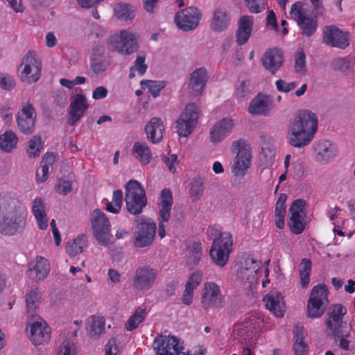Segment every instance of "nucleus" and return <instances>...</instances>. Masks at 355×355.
Returning a JSON list of instances; mask_svg holds the SVG:
<instances>
[{
    "label": "nucleus",
    "instance_id": "7",
    "mask_svg": "<svg viewBox=\"0 0 355 355\" xmlns=\"http://www.w3.org/2000/svg\"><path fill=\"white\" fill-rule=\"evenodd\" d=\"M157 276L158 272L156 269L148 266H140L135 272L132 286L138 291H148L154 286Z\"/></svg>",
    "mask_w": 355,
    "mask_h": 355
},
{
    "label": "nucleus",
    "instance_id": "41",
    "mask_svg": "<svg viewBox=\"0 0 355 355\" xmlns=\"http://www.w3.org/2000/svg\"><path fill=\"white\" fill-rule=\"evenodd\" d=\"M123 55H130L139 49L138 37L132 32L123 30Z\"/></svg>",
    "mask_w": 355,
    "mask_h": 355
},
{
    "label": "nucleus",
    "instance_id": "35",
    "mask_svg": "<svg viewBox=\"0 0 355 355\" xmlns=\"http://www.w3.org/2000/svg\"><path fill=\"white\" fill-rule=\"evenodd\" d=\"M173 205V194L168 188L162 189L160 193L159 218L164 222H168L171 218V211Z\"/></svg>",
    "mask_w": 355,
    "mask_h": 355
},
{
    "label": "nucleus",
    "instance_id": "24",
    "mask_svg": "<svg viewBox=\"0 0 355 355\" xmlns=\"http://www.w3.org/2000/svg\"><path fill=\"white\" fill-rule=\"evenodd\" d=\"M230 19V15L227 9L223 7H218L212 12L209 26L213 31L221 33L229 27Z\"/></svg>",
    "mask_w": 355,
    "mask_h": 355
},
{
    "label": "nucleus",
    "instance_id": "29",
    "mask_svg": "<svg viewBox=\"0 0 355 355\" xmlns=\"http://www.w3.org/2000/svg\"><path fill=\"white\" fill-rule=\"evenodd\" d=\"M293 334L294 355H307L309 347L306 340V332L303 326L295 325L293 327Z\"/></svg>",
    "mask_w": 355,
    "mask_h": 355
},
{
    "label": "nucleus",
    "instance_id": "3",
    "mask_svg": "<svg viewBox=\"0 0 355 355\" xmlns=\"http://www.w3.org/2000/svg\"><path fill=\"white\" fill-rule=\"evenodd\" d=\"M125 201L128 211L134 215L141 213L146 206V191L138 181L132 180L125 184Z\"/></svg>",
    "mask_w": 355,
    "mask_h": 355
},
{
    "label": "nucleus",
    "instance_id": "44",
    "mask_svg": "<svg viewBox=\"0 0 355 355\" xmlns=\"http://www.w3.org/2000/svg\"><path fill=\"white\" fill-rule=\"evenodd\" d=\"M311 266V262L308 259H303L299 266L300 283L302 288L309 286Z\"/></svg>",
    "mask_w": 355,
    "mask_h": 355
},
{
    "label": "nucleus",
    "instance_id": "2",
    "mask_svg": "<svg viewBox=\"0 0 355 355\" xmlns=\"http://www.w3.org/2000/svg\"><path fill=\"white\" fill-rule=\"evenodd\" d=\"M318 130L316 115L308 110H300L290 119L286 138L288 144L295 148H303L313 140Z\"/></svg>",
    "mask_w": 355,
    "mask_h": 355
},
{
    "label": "nucleus",
    "instance_id": "31",
    "mask_svg": "<svg viewBox=\"0 0 355 355\" xmlns=\"http://www.w3.org/2000/svg\"><path fill=\"white\" fill-rule=\"evenodd\" d=\"M164 127L160 118L153 117L146 125L147 138L153 144L159 143L163 138Z\"/></svg>",
    "mask_w": 355,
    "mask_h": 355
},
{
    "label": "nucleus",
    "instance_id": "33",
    "mask_svg": "<svg viewBox=\"0 0 355 355\" xmlns=\"http://www.w3.org/2000/svg\"><path fill=\"white\" fill-rule=\"evenodd\" d=\"M232 251V245H211L209 255L212 261L222 268L227 264Z\"/></svg>",
    "mask_w": 355,
    "mask_h": 355
},
{
    "label": "nucleus",
    "instance_id": "63",
    "mask_svg": "<svg viewBox=\"0 0 355 355\" xmlns=\"http://www.w3.org/2000/svg\"><path fill=\"white\" fill-rule=\"evenodd\" d=\"M15 86V82L12 76L0 74V87L5 90H11Z\"/></svg>",
    "mask_w": 355,
    "mask_h": 355
},
{
    "label": "nucleus",
    "instance_id": "49",
    "mask_svg": "<svg viewBox=\"0 0 355 355\" xmlns=\"http://www.w3.org/2000/svg\"><path fill=\"white\" fill-rule=\"evenodd\" d=\"M122 202V191L120 189L114 191L112 201L106 203V210L112 214H118L121 209Z\"/></svg>",
    "mask_w": 355,
    "mask_h": 355
},
{
    "label": "nucleus",
    "instance_id": "4",
    "mask_svg": "<svg viewBox=\"0 0 355 355\" xmlns=\"http://www.w3.org/2000/svg\"><path fill=\"white\" fill-rule=\"evenodd\" d=\"M328 290L323 284L315 286L310 293L307 304V315L310 318L321 317L329 305Z\"/></svg>",
    "mask_w": 355,
    "mask_h": 355
},
{
    "label": "nucleus",
    "instance_id": "16",
    "mask_svg": "<svg viewBox=\"0 0 355 355\" xmlns=\"http://www.w3.org/2000/svg\"><path fill=\"white\" fill-rule=\"evenodd\" d=\"M322 42L332 47L345 49L349 46V37L335 26H327L323 30Z\"/></svg>",
    "mask_w": 355,
    "mask_h": 355
},
{
    "label": "nucleus",
    "instance_id": "47",
    "mask_svg": "<svg viewBox=\"0 0 355 355\" xmlns=\"http://www.w3.org/2000/svg\"><path fill=\"white\" fill-rule=\"evenodd\" d=\"M110 64L111 62L109 58H91L90 69L94 74L101 75L107 71Z\"/></svg>",
    "mask_w": 355,
    "mask_h": 355
},
{
    "label": "nucleus",
    "instance_id": "53",
    "mask_svg": "<svg viewBox=\"0 0 355 355\" xmlns=\"http://www.w3.org/2000/svg\"><path fill=\"white\" fill-rule=\"evenodd\" d=\"M42 144L41 138L39 136H35L28 142L27 153L30 157H35L40 155Z\"/></svg>",
    "mask_w": 355,
    "mask_h": 355
},
{
    "label": "nucleus",
    "instance_id": "22",
    "mask_svg": "<svg viewBox=\"0 0 355 355\" xmlns=\"http://www.w3.org/2000/svg\"><path fill=\"white\" fill-rule=\"evenodd\" d=\"M88 107L89 104L86 96L82 94H75L69 105V124L73 125L78 121L84 116Z\"/></svg>",
    "mask_w": 355,
    "mask_h": 355
},
{
    "label": "nucleus",
    "instance_id": "37",
    "mask_svg": "<svg viewBox=\"0 0 355 355\" xmlns=\"http://www.w3.org/2000/svg\"><path fill=\"white\" fill-rule=\"evenodd\" d=\"M105 319L100 315H92L87 320V330L92 338H98L105 332Z\"/></svg>",
    "mask_w": 355,
    "mask_h": 355
},
{
    "label": "nucleus",
    "instance_id": "5",
    "mask_svg": "<svg viewBox=\"0 0 355 355\" xmlns=\"http://www.w3.org/2000/svg\"><path fill=\"white\" fill-rule=\"evenodd\" d=\"M306 202L303 199L293 201L289 208V219L288 226L290 231L296 235L302 234L306 228Z\"/></svg>",
    "mask_w": 355,
    "mask_h": 355
},
{
    "label": "nucleus",
    "instance_id": "60",
    "mask_svg": "<svg viewBox=\"0 0 355 355\" xmlns=\"http://www.w3.org/2000/svg\"><path fill=\"white\" fill-rule=\"evenodd\" d=\"M275 85L277 87V89L279 92L286 93L293 90L297 86V84L295 82L286 83L285 80L282 79L277 80L275 83Z\"/></svg>",
    "mask_w": 355,
    "mask_h": 355
},
{
    "label": "nucleus",
    "instance_id": "50",
    "mask_svg": "<svg viewBox=\"0 0 355 355\" xmlns=\"http://www.w3.org/2000/svg\"><path fill=\"white\" fill-rule=\"evenodd\" d=\"M143 89H148L149 92L154 98L157 97L162 89L166 86L164 81H156L150 80H142L140 83Z\"/></svg>",
    "mask_w": 355,
    "mask_h": 355
},
{
    "label": "nucleus",
    "instance_id": "13",
    "mask_svg": "<svg viewBox=\"0 0 355 355\" xmlns=\"http://www.w3.org/2000/svg\"><path fill=\"white\" fill-rule=\"evenodd\" d=\"M232 148L236 153L233 172L236 176H243L250 166L251 151L249 146L242 140L234 141Z\"/></svg>",
    "mask_w": 355,
    "mask_h": 355
},
{
    "label": "nucleus",
    "instance_id": "11",
    "mask_svg": "<svg viewBox=\"0 0 355 355\" xmlns=\"http://www.w3.org/2000/svg\"><path fill=\"white\" fill-rule=\"evenodd\" d=\"M201 18L200 10L197 7L191 6L178 12L175 21L180 29L190 31L197 28Z\"/></svg>",
    "mask_w": 355,
    "mask_h": 355
},
{
    "label": "nucleus",
    "instance_id": "18",
    "mask_svg": "<svg viewBox=\"0 0 355 355\" xmlns=\"http://www.w3.org/2000/svg\"><path fill=\"white\" fill-rule=\"evenodd\" d=\"M261 263L253 257L248 255L241 262L240 268L237 272V277L243 281L250 283L256 281L259 277V267Z\"/></svg>",
    "mask_w": 355,
    "mask_h": 355
},
{
    "label": "nucleus",
    "instance_id": "54",
    "mask_svg": "<svg viewBox=\"0 0 355 355\" xmlns=\"http://www.w3.org/2000/svg\"><path fill=\"white\" fill-rule=\"evenodd\" d=\"M56 355H76V349L74 343L67 339L58 347Z\"/></svg>",
    "mask_w": 355,
    "mask_h": 355
},
{
    "label": "nucleus",
    "instance_id": "43",
    "mask_svg": "<svg viewBox=\"0 0 355 355\" xmlns=\"http://www.w3.org/2000/svg\"><path fill=\"white\" fill-rule=\"evenodd\" d=\"M114 15L117 19L123 21L132 20L135 18V9L129 3H118L114 8Z\"/></svg>",
    "mask_w": 355,
    "mask_h": 355
},
{
    "label": "nucleus",
    "instance_id": "26",
    "mask_svg": "<svg viewBox=\"0 0 355 355\" xmlns=\"http://www.w3.org/2000/svg\"><path fill=\"white\" fill-rule=\"evenodd\" d=\"M283 53L278 49L268 50L261 58V62L263 67L275 74L283 64Z\"/></svg>",
    "mask_w": 355,
    "mask_h": 355
},
{
    "label": "nucleus",
    "instance_id": "45",
    "mask_svg": "<svg viewBox=\"0 0 355 355\" xmlns=\"http://www.w3.org/2000/svg\"><path fill=\"white\" fill-rule=\"evenodd\" d=\"M204 182L200 177L194 178L190 183L189 196L192 202L199 200L204 193Z\"/></svg>",
    "mask_w": 355,
    "mask_h": 355
},
{
    "label": "nucleus",
    "instance_id": "8",
    "mask_svg": "<svg viewBox=\"0 0 355 355\" xmlns=\"http://www.w3.org/2000/svg\"><path fill=\"white\" fill-rule=\"evenodd\" d=\"M290 15L297 24L303 35L309 37L315 33L318 28L317 19L304 13L300 2H296L292 6Z\"/></svg>",
    "mask_w": 355,
    "mask_h": 355
},
{
    "label": "nucleus",
    "instance_id": "56",
    "mask_svg": "<svg viewBox=\"0 0 355 355\" xmlns=\"http://www.w3.org/2000/svg\"><path fill=\"white\" fill-rule=\"evenodd\" d=\"M203 274L201 271H196L193 272L189 277L185 287L195 290L201 283Z\"/></svg>",
    "mask_w": 355,
    "mask_h": 355
},
{
    "label": "nucleus",
    "instance_id": "59",
    "mask_svg": "<svg viewBox=\"0 0 355 355\" xmlns=\"http://www.w3.org/2000/svg\"><path fill=\"white\" fill-rule=\"evenodd\" d=\"M72 189V182L70 180H65L60 179L57 184V192L62 195H67L70 193Z\"/></svg>",
    "mask_w": 355,
    "mask_h": 355
},
{
    "label": "nucleus",
    "instance_id": "40",
    "mask_svg": "<svg viewBox=\"0 0 355 355\" xmlns=\"http://www.w3.org/2000/svg\"><path fill=\"white\" fill-rule=\"evenodd\" d=\"M147 316L146 308L144 306L137 307L132 313L130 317L125 323V329L128 331H132L137 329L143 322Z\"/></svg>",
    "mask_w": 355,
    "mask_h": 355
},
{
    "label": "nucleus",
    "instance_id": "14",
    "mask_svg": "<svg viewBox=\"0 0 355 355\" xmlns=\"http://www.w3.org/2000/svg\"><path fill=\"white\" fill-rule=\"evenodd\" d=\"M223 301L224 296L218 284L213 282H207L204 284L201 303L205 309L211 308L219 309L222 307Z\"/></svg>",
    "mask_w": 355,
    "mask_h": 355
},
{
    "label": "nucleus",
    "instance_id": "51",
    "mask_svg": "<svg viewBox=\"0 0 355 355\" xmlns=\"http://www.w3.org/2000/svg\"><path fill=\"white\" fill-rule=\"evenodd\" d=\"M202 254L200 245H189L186 250L187 262L188 265L195 266L200 261Z\"/></svg>",
    "mask_w": 355,
    "mask_h": 355
},
{
    "label": "nucleus",
    "instance_id": "10",
    "mask_svg": "<svg viewBox=\"0 0 355 355\" xmlns=\"http://www.w3.org/2000/svg\"><path fill=\"white\" fill-rule=\"evenodd\" d=\"M92 227L96 241L103 244H107L111 236L110 224L105 214L99 209L93 211Z\"/></svg>",
    "mask_w": 355,
    "mask_h": 355
},
{
    "label": "nucleus",
    "instance_id": "38",
    "mask_svg": "<svg viewBox=\"0 0 355 355\" xmlns=\"http://www.w3.org/2000/svg\"><path fill=\"white\" fill-rule=\"evenodd\" d=\"M33 214L37 220L38 227L46 230L48 227L45 205L42 198H36L33 202Z\"/></svg>",
    "mask_w": 355,
    "mask_h": 355
},
{
    "label": "nucleus",
    "instance_id": "55",
    "mask_svg": "<svg viewBox=\"0 0 355 355\" xmlns=\"http://www.w3.org/2000/svg\"><path fill=\"white\" fill-rule=\"evenodd\" d=\"M254 19L250 15H242L238 21L237 29L252 34Z\"/></svg>",
    "mask_w": 355,
    "mask_h": 355
},
{
    "label": "nucleus",
    "instance_id": "12",
    "mask_svg": "<svg viewBox=\"0 0 355 355\" xmlns=\"http://www.w3.org/2000/svg\"><path fill=\"white\" fill-rule=\"evenodd\" d=\"M21 65H24L20 75L22 82L32 83L40 79L42 66L35 53L28 51L24 57Z\"/></svg>",
    "mask_w": 355,
    "mask_h": 355
},
{
    "label": "nucleus",
    "instance_id": "34",
    "mask_svg": "<svg viewBox=\"0 0 355 355\" xmlns=\"http://www.w3.org/2000/svg\"><path fill=\"white\" fill-rule=\"evenodd\" d=\"M207 79V71L203 67L196 69L191 74L189 87L195 95L197 96L201 94L206 85Z\"/></svg>",
    "mask_w": 355,
    "mask_h": 355
},
{
    "label": "nucleus",
    "instance_id": "58",
    "mask_svg": "<svg viewBox=\"0 0 355 355\" xmlns=\"http://www.w3.org/2000/svg\"><path fill=\"white\" fill-rule=\"evenodd\" d=\"M120 349L115 338H110L105 347V355H118Z\"/></svg>",
    "mask_w": 355,
    "mask_h": 355
},
{
    "label": "nucleus",
    "instance_id": "20",
    "mask_svg": "<svg viewBox=\"0 0 355 355\" xmlns=\"http://www.w3.org/2000/svg\"><path fill=\"white\" fill-rule=\"evenodd\" d=\"M346 313L347 309L345 306L340 304L332 306L326 322L327 331L329 334L338 335V333L342 330L343 318Z\"/></svg>",
    "mask_w": 355,
    "mask_h": 355
},
{
    "label": "nucleus",
    "instance_id": "57",
    "mask_svg": "<svg viewBox=\"0 0 355 355\" xmlns=\"http://www.w3.org/2000/svg\"><path fill=\"white\" fill-rule=\"evenodd\" d=\"M306 55L303 51L297 52L295 55V70L298 73L305 71Z\"/></svg>",
    "mask_w": 355,
    "mask_h": 355
},
{
    "label": "nucleus",
    "instance_id": "15",
    "mask_svg": "<svg viewBox=\"0 0 355 355\" xmlns=\"http://www.w3.org/2000/svg\"><path fill=\"white\" fill-rule=\"evenodd\" d=\"M36 112L29 102L22 105L19 110L17 123L19 130L25 135H31L35 128Z\"/></svg>",
    "mask_w": 355,
    "mask_h": 355
},
{
    "label": "nucleus",
    "instance_id": "9",
    "mask_svg": "<svg viewBox=\"0 0 355 355\" xmlns=\"http://www.w3.org/2000/svg\"><path fill=\"white\" fill-rule=\"evenodd\" d=\"M198 119V107L195 103H189L176 121L175 129L180 137L189 136L196 125Z\"/></svg>",
    "mask_w": 355,
    "mask_h": 355
},
{
    "label": "nucleus",
    "instance_id": "19",
    "mask_svg": "<svg viewBox=\"0 0 355 355\" xmlns=\"http://www.w3.org/2000/svg\"><path fill=\"white\" fill-rule=\"evenodd\" d=\"M136 241L139 244H151L156 232V224L149 218H138L136 220Z\"/></svg>",
    "mask_w": 355,
    "mask_h": 355
},
{
    "label": "nucleus",
    "instance_id": "6",
    "mask_svg": "<svg viewBox=\"0 0 355 355\" xmlns=\"http://www.w3.org/2000/svg\"><path fill=\"white\" fill-rule=\"evenodd\" d=\"M157 355H189L184 352L183 343L174 336L159 335L153 341Z\"/></svg>",
    "mask_w": 355,
    "mask_h": 355
},
{
    "label": "nucleus",
    "instance_id": "27",
    "mask_svg": "<svg viewBox=\"0 0 355 355\" xmlns=\"http://www.w3.org/2000/svg\"><path fill=\"white\" fill-rule=\"evenodd\" d=\"M263 302L267 309L272 312L277 317H282L286 310L285 302L281 293L271 291L267 294Z\"/></svg>",
    "mask_w": 355,
    "mask_h": 355
},
{
    "label": "nucleus",
    "instance_id": "25",
    "mask_svg": "<svg viewBox=\"0 0 355 355\" xmlns=\"http://www.w3.org/2000/svg\"><path fill=\"white\" fill-rule=\"evenodd\" d=\"M272 109V100L266 94H258L250 102L248 111L254 115H269Z\"/></svg>",
    "mask_w": 355,
    "mask_h": 355
},
{
    "label": "nucleus",
    "instance_id": "64",
    "mask_svg": "<svg viewBox=\"0 0 355 355\" xmlns=\"http://www.w3.org/2000/svg\"><path fill=\"white\" fill-rule=\"evenodd\" d=\"M349 62L345 58H337L332 62V67L336 71H345L349 67Z\"/></svg>",
    "mask_w": 355,
    "mask_h": 355
},
{
    "label": "nucleus",
    "instance_id": "36",
    "mask_svg": "<svg viewBox=\"0 0 355 355\" xmlns=\"http://www.w3.org/2000/svg\"><path fill=\"white\" fill-rule=\"evenodd\" d=\"M132 156L141 164H148L153 157L151 150L144 141H136L132 148Z\"/></svg>",
    "mask_w": 355,
    "mask_h": 355
},
{
    "label": "nucleus",
    "instance_id": "39",
    "mask_svg": "<svg viewBox=\"0 0 355 355\" xmlns=\"http://www.w3.org/2000/svg\"><path fill=\"white\" fill-rule=\"evenodd\" d=\"M287 200V195L286 193H281L275 204V221L276 227L282 230L285 226V216H286V202Z\"/></svg>",
    "mask_w": 355,
    "mask_h": 355
},
{
    "label": "nucleus",
    "instance_id": "52",
    "mask_svg": "<svg viewBox=\"0 0 355 355\" xmlns=\"http://www.w3.org/2000/svg\"><path fill=\"white\" fill-rule=\"evenodd\" d=\"M336 342L338 343V346L345 350H349L350 349L349 344L352 340V335L350 331L345 332L340 330L338 335H332Z\"/></svg>",
    "mask_w": 355,
    "mask_h": 355
},
{
    "label": "nucleus",
    "instance_id": "48",
    "mask_svg": "<svg viewBox=\"0 0 355 355\" xmlns=\"http://www.w3.org/2000/svg\"><path fill=\"white\" fill-rule=\"evenodd\" d=\"M123 30L112 35L107 40V45L110 51L123 55Z\"/></svg>",
    "mask_w": 355,
    "mask_h": 355
},
{
    "label": "nucleus",
    "instance_id": "42",
    "mask_svg": "<svg viewBox=\"0 0 355 355\" xmlns=\"http://www.w3.org/2000/svg\"><path fill=\"white\" fill-rule=\"evenodd\" d=\"M18 137L12 130H6L0 135V148L6 153H10L17 144Z\"/></svg>",
    "mask_w": 355,
    "mask_h": 355
},
{
    "label": "nucleus",
    "instance_id": "46",
    "mask_svg": "<svg viewBox=\"0 0 355 355\" xmlns=\"http://www.w3.org/2000/svg\"><path fill=\"white\" fill-rule=\"evenodd\" d=\"M26 302L28 313L33 315L40 302V292L38 288H32L26 293Z\"/></svg>",
    "mask_w": 355,
    "mask_h": 355
},
{
    "label": "nucleus",
    "instance_id": "62",
    "mask_svg": "<svg viewBox=\"0 0 355 355\" xmlns=\"http://www.w3.org/2000/svg\"><path fill=\"white\" fill-rule=\"evenodd\" d=\"M247 7L252 13L261 12L266 8V3L263 0H255L252 3H248Z\"/></svg>",
    "mask_w": 355,
    "mask_h": 355
},
{
    "label": "nucleus",
    "instance_id": "61",
    "mask_svg": "<svg viewBox=\"0 0 355 355\" xmlns=\"http://www.w3.org/2000/svg\"><path fill=\"white\" fill-rule=\"evenodd\" d=\"M132 67L138 72L140 76H142L148 68L147 64L145 63V56L138 55Z\"/></svg>",
    "mask_w": 355,
    "mask_h": 355
},
{
    "label": "nucleus",
    "instance_id": "30",
    "mask_svg": "<svg viewBox=\"0 0 355 355\" xmlns=\"http://www.w3.org/2000/svg\"><path fill=\"white\" fill-rule=\"evenodd\" d=\"M207 236L212 244H233L232 235L230 232L223 231V227L217 224L209 226Z\"/></svg>",
    "mask_w": 355,
    "mask_h": 355
},
{
    "label": "nucleus",
    "instance_id": "32",
    "mask_svg": "<svg viewBox=\"0 0 355 355\" xmlns=\"http://www.w3.org/2000/svg\"><path fill=\"white\" fill-rule=\"evenodd\" d=\"M233 121L230 119H223L216 123L210 130V139L214 143L224 139L231 132Z\"/></svg>",
    "mask_w": 355,
    "mask_h": 355
},
{
    "label": "nucleus",
    "instance_id": "1",
    "mask_svg": "<svg viewBox=\"0 0 355 355\" xmlns=\"http://www.w3.org/2000/svg\"><path fill=\"white\" fill-rule=\"evenodd\" d=\"M28 212L18 198L0 196V232L13 236L22 232L26 225Z\"/></svg>",
    "mask_w": 355,
    "mask_h": 355
},
{
    "label": "nucleus",
    "instance_id": "17",
    "mask_svg": "<svg viewBox=\"0 0 355 355\" xmlns=\"http://www.w3.org/2000/svg\"><path fill=\"white\" fill-rule=\"evenodd\" d=\"M29 333L30 340L36 346L47 343L51 338V329L41 318L30 325Z\"/></svg>",
    "mask_w": 355,
    "mask_h": 355
},
{
    "label": "nucleus",
    "instance_id": "23",
    "mask_svg": "<svg viewBox=\"0 0 355 355\" xmlns=\"http://www.w3.org/2000/svg\"><path fill=\"white\" fill-rule=\"evenodd\" d=\"M261 323L259 318L251 317L248 320L235 325L234 334L244 340H249L254 333L260 330Z\"/></svg>",
    "mask_w": 355,
    "mask_h": 355
},
{
    "label": "nucleus",
    "instance_id": "28",
    "mask_svg": "<svg viewBox=\"0 0 355 355\" xmlns=\"http://www.w3.org/2000/svg\"><path fill=\"white\" fill-rule=\"evenodd\" d=\"M316 159L327 163L337 155L336 147L329 140H321L314 144Z\"/></svg>",
    "mask_w": 355,
    "mask_h": 355
},
{
    "label": "nucleus",
    "instance_id": "21",
    "mask_svg": "<svg viewBox=\"0 0 355 355\" xmlns=\"http://www.w3.org/2000/svg\"><path fill=\"white\" fill-rule=\"evenodd\" d=\"M50 272V266L46 259L42 256H37L28 264L27 270L28 277L34 281H42Z\"/></svg>",
    "mask_w": 355,
    "mask_h": 355
}]
</instances>
